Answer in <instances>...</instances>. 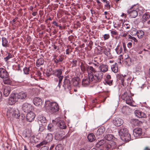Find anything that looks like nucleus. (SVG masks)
<instances>
[{
  "label": "nucleus",
  "mask_w": 150,
  "mask_h": 150,
  "mask_svg": "<svg viewBox=\"0 0 150 150\" xmlns=\"http://www.w3.org/2000/svg\"><path fill=\"white\" fill-rule=\"evenodd\" d=\"M113 138V136L111 134H107L105 136V139L107 140L108 141L106 142L104 147L107 150L113 149L116 147V143L115 141L112 140Z\"/></svg>",
  "instance_id": "1"
},
{
  "label": "nucleus",
  "mask_w": 150,
  "mask_h": 150,
  "mask_svg": "<svg viewBox=\"0 0 150 150\" xmlns=\"http://www.w3.org/2000/svg\"><path fill=\"white\" fill-rule=\"evenodd\" d=\"M140 7H138V6L134 5L127 11V13L129 14L131 18H135L137 16L138 12L139 14L143 13V10L141 11L139 10Z\"/></svg>",
  "instance_id": "2"
},
{
  "label": "nucleus",
  "mask_w": 150,
  "mask_h": 150,
  "mask_svg": "<svg viewBox=\"0 0 150 150\" xmlns=\"http://www.w3.org/2000/svg\"><path fill=\"white\" fill-rule=\"evenodd\" d=\"M133 96V94L131 93L130 91H128L122 94L121 98L126 101L127 104L132 106L133 101L132 96Z\"/></svg>",
  "instance_id": "3"
},
{
  "label": "nucleus",
  "mask_w": 150,
  "mask_h": 150,
  "mask_svg": "<svg viewBox=\"0 0 150 150\" xmlns=\"http://www.w3.org/2000/svg\"><path fill=\"white\" fill-rule=\"evenodd\" d=\"M62 69H58L53 71V74L57 77L59 79L57 87H58L59 88H60L61 85L60 84L61 83L62 81L63 78V76L62 74Z\"/></svg>",
  "instance_id": "4"
},
{
  "label": "nucleus",
  "mask_w": 150,
  "mask_h": 150,
  "mask_svg": "<svg viewBox=\"0 0 150 150\" xmlns=\"http://www.w3.org/2000/svg\"><path fill=\"white\" fill-rule=\"evenodd\" d=\"M7 115L9 117H14L16 118H18L20 115V113L17 110H16L13 108H10L8 110Z\"/></svg>",
  "instance_id": "5"
},
{
  "label": "nucleus",
  "mask_w": 150,
  "mask_h": 150,
  "mask_svg": "<svg viewBox=\"0 0 150 150\" xmlns=\"http://www.w3.org/2000/svg\"><path fill=\"white\" fill-rule=\"evenodd\" d=\"M86 71L88 74V76L92 80L94 79L93 74L96 71V69L92 66L86 65Z\"/></svg>",
  "instance_id": "6"
},
{
  "label": "nucleus",
  "mask_w": 150,
  "mask_h": 150,
  "mask_svg": "<svg viewBox=\"0 0 150 150\" xmlns=\"http://www.w3.org/2000/svg\"><path fill=\"white\" fill-rule=\"evenodd\" d=\"M103 74L99 71H96L93 74L94 77V82H100L103 77Z\"/></svg>",
  "instance_id": "7"
},
{
  "label": "nucleus",
  "mask_w": 150,
  "mask_h": 150,
  "mask_svg": "<svg viewBox=\"0 0 150 150\" xmlns=\"http://www.w3.org/2000/svg\"><path fill=\"white\" fill-rule=\"evenodd\" d=\"M49 106L50 110L53 112H57L59 110V105L55 102H53L50 103Z\"/></svg>",
  "instance_id": "8"
},
{
  "label": "nucleus",
  "mask_w": 150,
  "mask_h": 150,
  "mask_svg": "<svg viewBox=\"0 0 150 150\" xmlns=\"http://www.w3.org/2000/svg\"><path fill=\"white\" fill-rule=\"evenodd\" d=\"M22 109L24 112L27 113L32 111V107L30 104L28 103H25L23 104L22 106Z\"/></svg>",
  "instance_id": "9"
},
{
  "label": "nucleus",
  "mask_w": 150,
  "mask_h": 150,
  "mask_svg": "<svg viewBox=\"0 0 150 150\" xmlns=\"http://www.w3.org/2000/svg\"><path fill=\"white\" fill-rule=\"evenodd\" d=\"M62 86L65 91H69L71 88V84L70 81L67 79H65Z\"/></svg>",
  "instance_id": "10"
},
{
  "label": "nucleus",
  "mask_w": 150,
  "mask_h": 150,
  "mask_svg": "<svg viewBox=\"0 0 150 150\" xmlns=\"http://www.w3.org/2000/svg\"><path fill=\"white\" fill-rule=\"evenodd\" d=\"M18 100L16 93L12 94L9 97L8 103L10 105H12L16 103Z\"/></svg>",
  "instance_id": "11"
},
{
  "label": "nucleus",
  "mask_w": 150,
  "mask_h": 150,
  "mask_svg": "<svg viewBox=\"0 0 150 150\" xmlns=\"http://www.w3.org/2000/svg\"><path fill=\"white\" fill-rule=\"evenodd\" d=\"M142 134V129L141 128H136L133 130V134L135 138H140Z\"/></svg>",
  "instance_id": "12"
},
{
  "label": "nucleus",
  "mask_w": 150,
  "mask_h": 150,
  "mask_svg": "<svg viewBox=\"0 0 150 150\" xmlns=\"http://www.w3.org/2000/svg\"><path fill=\"white\" fill-rule=\"evenodd\" d=\"M94 79H91V78L88 76V77H85L82 81V85L83 86H86L90 83L93 81Z\"/></svg>",
  "instance_id": "13"
},
{
  "label": "nucleus",
  "mask_w": 150,
  "mask_h": 150,
  "mask_svg": "<svg viewBox=\"0 0 150 150\" xmlns=\"http://www.w3.org/2000/svg\"><path fill=\"white\" fill-rule=\"evenodd\" d=\"M8 74L5 69L0 68V77L2 78H6L8 76Z\"/></svg>",
  "instance_id": "14"
},
{
  "label": "nucleus",
  "mask_w": 150,
  "mask_h": 150,
  "mask_svg": "<svg viewBox=\"0 0 150 150\" xmlns=\"http://www.w3.org/2000/svg\"><path fill=\"white\" fill-rule=\"evenodd\" d=\"M26 115V119L27 121L29 122H31L33 120L35 117V114L33 112L30 111L27 112Z\"/></svg>",
  "instance_id": "15"
},
{
  "label": "nucleus",
  "mask_w": 150,
  "mask_h": 150,
  "mask_svg": "<svg viewBox=\"0 0 150 150\" xmlns=\"http://www.w3.org/2000/svg\"><path fill=\"white\" fill-rule=\"evenodd\" d=\"M53 57L54 62L56 64L62 62L64 59V57L62 55H54L53 56Z\"/></svg>",
  "instance_id": "16"
},
{
  "label": "nucleus",
  "mask_w": 150,
  "mask_h": 150,
  "mask_svg": "<svg viewBox=\"0 0 150 150\" xmlns=\"http://www.w3.org/2000/svg\"><path fill=\"white\" fill-rule=\"evenodd\" d=\"M16 94L18 99L24 100L26 98L27 96V93L23 91L20 92L18 93H16Z\"/></svg>",
  "instance_id": "17"
},
{
  "label": "nucleus",
  "mask_w": 150,
  "mask_h": 150,
  "mask_svg": "<svg viewBox=\"0 0 150 150\" xmlns=\"http://www.w3.org/2000/svg\"><path fill=\"white\" fill-rule=\"evenodd\" d=\"M113 123L114 125L116 126H120L123 123V120L120 118H115L113 120Z\"/></svg>",
  "instance_id": "18"
},
{
  "label": "nucleus",
  "mask_w": 150,
  "mask_h": 150,
  "mask_svg": "<svg viewBox=\"0 0 150 150\" xmlns=\"http://www.w3.org/2000/svg\"><path fill=\"white\" fill-rule=\"evenodd\" d=\"M120 138L122 140L125 142H128L131 140V135L128 132L120 136Z\"/></svg>",
  "instance_id": "19"
},
{
  "label": "nucleus",
  "mask_w": 150,
  "mask_h": 150,
  "mask_svg": "<svg viewBox=\"0 0 150 150\" xmlns=\"http://www.w3.org/2000/svg\"><path fill=\"white\" fill-rule=\"evenodd\" d=\"M105 131V128L104 127H100L98 129L96 133L97 137H98V138L102 137Z\"/></svg>",
  "instance_id": "20"
},
{
  "label": "nucleus",
  "mask_w": 150,
  "mask_h": 150,
  "mask_svg": "<svg viewBox=\"0 0 150 150\" xmlns=\"http://www.w3.org/2000/svg\"><path fill=\"white\" fill-rule=\"evenodd\" d=\"M98 69L99 71H101V72L105 73L108 71V66L107 65L100 64L98 67Z\"/></svg>",
  "instance_id": "21"
},
{
  "label": "nucleus",
  "mask_w": 150,
  "mask_h": 150,
  "mask_svg": "<svg viewBox=\"0 0 150 150\" xmlns=\"http://www.w3.org/2000/svg\"><path fill=\"white\" fill-rule=\"evenodd\" d=\"M33 102L34 105L38 106L41 107L42 105V100L39 97H36L33 100Z\"/></svg>",
  "instance_id": "22"
},
{
  "label": "nucleus",
  "mask_w": 150,
  "mask_h": 150,
  "mask_svg": "<svg viewBox=\"0 0 150 150\" xmlns=\"http://www.w3.org/2000/svg\"><path fill=\"white\" fill-rule=\"evenodd\" d=\"M134 114L136 116L139 118H144L146 116V115L144 113L138 110L135 111Z\"/></svg>",
  "instance_id": "23"
},
{
  "label": "nucleus",
  "mask_w": 150,
  "mask_h": 150,
  "mask_svg": "<svg viewBox=\"0 0 150 150\" xmlns=\"http://www.w3.org/2000/svg\"><path fill=\"white\" fill-rule=\"evenodd\" d=\"M3 94L6 97L9 96L11 91L10 87L9 86H5L3 88Z\"/></svg>",
  "instance_id": "24"
},
{
  "label": "nucleus",
  "mask_w": 150,
  "mask_h": 150,
  "mask_svg": "<svg viewBox=\"0 0 150 150\" xmlns=\"http://www.w3.org/2000/svg\"><path fill=\"white\" fill-rule=\"evenodd\" d=\"M133 32H135V33H136L137 36L139 38H142L143 37L144 35V32L141 30H139L137 31L136 29H134L133 31Z\"/></svg>",
  "instance_id": "25"
},
{
  "label": "nucleus",
  "mask_w": 150,
  "mask_h": 150,
  "mask_svg": "<svg viewBox=\"0 0 150 150\" xmlns=\"http://www.w3.org/2000/svg\"><path fill=\"white\" fill-rule=\"evenodd\" d=\"M38 121L40 125H42L43 124H45L46 122L45 117L43 116L40 115L38 117Z\"/></svg>",
  "instance_id": "26"
},
{
  "label": "nucleus",
  "mask_w": 150,
  "mask_h": 150,
  "mask_svg": "<svg viewBox=\"0 0 150 150\" xmlns=\"http://www.w3.org/2000/svg\"><path fill=\"white\" fill-rule=\"evenodd\" d=\"M67 137L66 136H63L62 135L60 134L59 132L55 133V138L56 140H61Z\"/></svg>",
  "instance_id": "27"
},
{
  "label": "nucleus",
  "mask_w": 150,
  "mask_h": 150,
  "mask_svg": "<svg viewBox=\"0 0 150 150\" xmlns=\"http://www.w3.org/2000/svg\"><path fill=\"white\" fill-rule=\"evenodd\" d=\"M57 124L60 129H65L66 128L65 122L63 120H60L57 123Z\"/></svg>",
  "instance_id": "28"
},
{
  "label": "nucleus",
  "mask_w": 150,
  "mask_h": 150,
  "mask_svg": "<svg viewBox=\"0 0 150 150\" xmlns=\"http://www.w3.org/2000/svg\"><path fill=\"white\" fill-rule=\"evenodd\" d=\"M106 83L108 84L111 86L112 85L113 80L111 79V77L110 75H107L105 79Z\"/></svg>",
  "instance_id": "29"
},
{
  "label": "nucleus",
  "mask_w": 150,
  "mask_h": 150,
  "mask_svg": "<svg viewBox=\"0 0 150 150\" xmlns=\"http://www.w3.org/2000/svg\"><path fill=\"white\" fill-rule=\"evenodd\" d=\"M150 17V16L147 13H145L142 16V22L144 23L148 21Z\"/></svg>",
  "instance_id": "30"
},
{
  "label": "nucleus",
  "mask_w": 150,
  "mask_h": 150,
  "mask_svg": "<svg viewBox=\"0 0 150 150\" xmlns=\"http://www.w3.org/2000/svg\"><path fill=\"white\" fill-rule=\"evenodd\" d=\"M1 40L2 46L5 47H7L9 45V43L6 38L5 37H2Z\"/></svg>",
  "instance_id": "31"
},
{
  "label": "nucleus",
  "mask_w": 150,
  "mask_h": 150,
  "mask_svg": "<svg viewBox=\"0 0 150 150\" xmlns=\"http://www.w3.org/2000/svg\"><path fill=\"white\" fill-rule=\"evenodd\" d=\"M72 81L73 85L76 86H78L81 82L80 80L79 77L74 79L72 80Z\"/></svg>",
  "instance_id": "32"
},
{
  "label": "nucleus",
  "mask_w": 150,
  "mask_h": 150,
  "mask_svg": "<svg viewBox=\"0 0 150 150\" xmlns=\"http://www.w3.org/2000/svg\"><path fill=\"white\" fill-rule=\"evenodd\" d=\"M132 62L131 58L129 57L128 55H127L125 59L124 62L125 64L128 66H129Z\"/></svg>",
  "instance_id": "33"
},
{
  "label": "nucleus",
  "mask_w": 150,
  "mask_h": 150,
  "mask_svg": "<svg viewBox=\"0 0 150 150\" xmlns=\"http://www.w3.org/2000/svg\"><path fill=\"white\" fill-rule=\"evenodd\" d=\"M88 141L90 142H92L95 140L96 138L95 135L93 133H90L87 137Z\"/></svg>",
  "instance_id": "34"
},
{
  "label": "nucleus",
  "mask_w": 150,
  "mask_h": 150,
  "mask_svg": "<svg viewBox=\"0 0 150 150\" xmlns=\"http://www.w3.org/2000/svg\"><path fill=\"white\" fill-rule=\"evenodd\" d=\"M132 123L134 126H140L142 123L141 121L137 119H133L132 120Z\"/></svg>",
  "instance_id": "35"
},
{
  "label": "nucleus",
  "mask_w": 150,
  "mask_h": 150,
  "mask_svg": "<svg viewBox=\"0 0 150 150\" xmlns=\"http://www.w3.org/2000/svg\"><path fill=\"white\" fill-rule=\"evenodd\" d=\"M128 132V131L126 128H123L120 129L119 133L120 137Z\"/></svg>",
  "instance_id": "36"
},
{
  "label": "nucleus",
  "mask_w": 150,
  "mask_h": 150,
  "mask_svg": "<svg viewBox=\"0 0 150 150\" xmlns=\"http://www.w3.org/2000/svg\"><path fill=\"white\" fill-rule=\"evenodd\" d=\"M126 76V75L123 76L122 75H120L118 78L119 79L121 80L122 84L123 86H125L126 85V84L125 82V77Z\"/></svg>",
  "instance_id": "37"
},
{
  "label": "nucleus",
  "mask_w": 150,
  "mask_h": 150,
  "mask_svg": "<svg viewBox=\"0 0 150 150\" xmlns=\"http://www.w3.org/2000/svg\"><path fill=\"white\" fill-rule=\"evenodd\" d=\"M53 139V136L52 134L51 133L48 134L46 137V139L47 141L48 142H50L52 141Z\"/></svg>",
  "instance_id": "38"
},
{
  "label": "nucleus",
  "mask_w": 150,
  "mask_h": 150,
  "mask_svg": "<svg viewBox=\"0 0 150 150\" xmlns=\"http://www.w3.org/2000/svg\"><path fill=\"white\" fill-rule=\"evenodd\" d=\"M44 63V60L42 58H40L38 59L36 62V66L38 67L42 65Z\"/></svg>",
  "instance_id": "39"
},
{
  "label": "nucleus",
  "mask_w": 150,
  "mask_h": 150,
  "mask_svg": "<svg viewBox=\"0 0 150 150\" xmlns=\"http://www.w3.org/2000/svg\"><path fill=\"white\" fill-rule=\"evenodd\" d=\"M115 50L117 54H120L122 53V47L120 46V45H118L117 46Z\"/></svg>",
  "instance_id": "40"
},
{
  "label": "nucleus",
  "mask_w": 150,
  "mask_h": 150,
  "mask_svg": "<svg viewBox=\"0 0 150 150\" xmlns=\"http://www.w3.org/2000/svg\"><path fill=\"white\" fill-rule=\"evenodd\" d=\"M111 69L112 71L115 73L117 72L118 71L117 67V63H115V65H113L111 67Z\"/></svg>",
  "instance_id": "41"
},
{
  "label": "nucleus",
  "mask_w": 150,
  "mask_h": 150,
  "mask_svg": "<svg viewBox=\"0 0 150 150\" xmlns=\"http://www.w3.org/2000/svg\"><path fill=\"white\" fill-rule=\"evenodd\" d=\"M110 50L109 48H105L104 49L103 52L105 54L108 56H110Z\"/></svg>",
  "instance_id": "42"
},
{
  "label": "nucleus",
  "mask_w": 150,
  "mask_h": 150,
  "mask_svg": "<svg viewBox=\"0 0 150 150\" xmlns=\"http://www.w3.org/2000/svg\"><path fill=\"white\" fill-rule=\"evenodd\" d=\"M106 142L104 140L102 139L98 142L96 144L97 147L99 148L103 144Z\"/></svg>",
  "instance_id": "43"
},
{
  "label": "nucleus",
  "mask_w": 150,
  "mask_h": 150,
  "mask_svg": "<svg viewBox=\"0 0 150 150\" xmlns=\"http://www.w3.org/2000/svg\"><path fill=\"white\" fill-rule=\"evenodd\" d=\"M86 65L85 66V65L83 63H81V64L80 66V68L81 71L83 73H84L86 70Z\"/></svg>",
  "instance_id": "44"
},
{
  "label": "nucleus",
  "mask_w": 150,
  "mask_h": 150,
  "mask_svg": "<svg viewBox=\"0 0 150 150\" xmlns=\"http://www.w3.org/2000/svg\"><path fill=\"white\" fill-rule=\"evenodd\" d=\"M104 3H106V4L105 5V7L107 8L108 9H110V2L107 0H101Z\"/></svg>",
  "instance_id": "45"
},
{
  "label": "nucleus",
  "mask_w": 150,
  "mask_h": 150,
  "mask_svg": "<svg viewBox=\"0 0 150 150\" xmlns=\"http://www.w3.org/2000/svg\"><path fill=\"white\" fill-rule=\"evenodd\" d=\"M47 143V142L46 140H44L42 142L37 145L36 146L38 148H39L42 146L46 145Z\"/></svg>",
  "instance_id": "46"
},
{
  "label": "nucleus",
  "mask_w": 150,
  "mask_h": 150,
  "mask_svg": "<svg viewBox=\"0 0 150 150\" xmlns=\"http://www.w3.org/2000/svg\"><path fill=\"white\" fill-rule=\"evenodd\" d=\"M127 38L129 39H130L129 40L131 42H137V39L134 37H133L130 35H127Z\"/></svg>",
  "instance_id": "47"
},
{
  "label": "nucleus",
  "mask_w": 150,
  "mask_h": 150,
  "mask_svg": "<svg viewBox=\"0 0 150 150\" xmlns=\"http://www.w3.org/2000/svg\"><path fill=\"white\" fill-rule=\"evenodd\" d=\"M48 129L50 132H53L54 130V127L52 124H49L47 126Z\"/></svg>",
  "instance_id": "48"
},
{
  "label": "nucleus",
  "mask_w": 150,
  "mask_h": 150,
  "mask_svg": "<svg viewBox=\"0 0 150 150\" xmlns=\"http://www.w3.org/2000/svg\"><path fill=\"white\" fill-rule=\"evenodd\" d=\"M55 150H62L63 147L61 144L57 145L55 147Z\"/></svg>",
  "instance_id": "49"
},
{
  "label": "nucleus",
  "mask_w": 150,
  "mask_h": 150,
  "mask_svg": "<svg viewBox=\"0 0 150 150\" xmlns=\"http://www.w3.org/2000/svg\"><path fill=\"white\" fill-rule=\"evenodd\" d=\"M3 82L5 84H10L11 83V81L9 79H7L3 80Z\"/></svg>",
  "instance_id": "50"
},
{
  "label": "nucleus",
  "mask_w": 150,
  "mask_h": 150,
  "mask_svg": "<svg viewBox=\"0 0 150 150\" xmlns=\"http://www.w3.org/2000/svg\"><path fill=\"white\" fill-rule=\"evenodd\" d=\"M29 68L25 67L23 69V71L24 73L25 74H29Z\"/></svg>",
  "instance_id": "51"
},
{
  "label": "nucleus",
  "mask_w": 150,
  "mask_h": 150,
  "mask_svg": "<svg viewBox=\"0 0 150 150\" xmlns=\"http://www.w3.org/2000/svg\"><path fill=\"white\" fill-rule=\"evenodd\" d=\"M142 67L140 65H138L136 68V71L137 72H140L141 71Z\"/></svg>",
  "instance_id": "52"
},
{
  "label": "nucleus",
  "mask_w": 150,
  "mask_h": 150,
  "mask_svg": "<svg viewBox=\"0 0 150 150\" xmlns=\"http://www.w3.org/2000/svg\"><path fill=\"white\" fill-rule=\"evenodd\" d=\"M77 61L76 60H73L71 63L73 64V66L76 67L77 65Z\"/></svg>",
  "instance_id": "53"
},
{
  "label": "nucleus",
  "mask_w": 150,
  "mask_h": 150,
  "mask_svg": "<svg viewBox=\"0 0 150 150\" xmlns=\"http://www.w3.org/2000/svg\"><path fill=\"white\" fill-rule=\"evenodd\" d=\"M11 57L12 55L10 54H9L8 56H7L6 57L4 58V59L6 61H7L8 60L10 59V58H11Z\"/></svg>",
  "instance_id": "54"
},
{
  "label": "nucleus",
  "mask_w": 150,
  "mask_h": 150,
  "mask_svg": "<svg viewBox=\"0 0 150 150\" xmlns=\"http://www.w3.org/2000/svg\"><path fill=\"white\" fill-rule=\"evenodd\" d=\"M124 26L127 29L130 28V25L128 23H124L123 24Z\"/></svg>",
  "instance_id": "55"
},
{
  "label": "nucleus",
  "mask_w": 150,
  "mask_h": 150,
  "mask_svg": "<svg viewBox=\"0 0 150 150\" xmlns=\"http://www.w3.org/2000/svg\"><path fill=\"white\" fill-rule=\"evenodd\" d=\"M110 38V36L108 34H105L104 35V40H105L108 39Z\"/></svg>",
  "instance_id": "56"
},
{
  "label": "nucleus",
  "mask_w": 150,
  "mask_h": 150,
  "mask_svg": "<svg viewBox=\"0 0 150 150\" xmlns=\"http://www.w3.org/2000/svg\"><path fill=\"white\" fill-rule=\"evenodd\" d=\"M144 24L146 26L149 27V25H150V20H148Z\"/></svg>",
  "instance_id": "57"
},
{
  "label": "nucleus",
  "mask_w": 150,
  "mask_h": 150,
  "mask_svg": "<svg viewBox=\"0 0 150 150\" xmlns=\"http://www.w3.org/2000/svg\"><path fill=\"white\" fill-rule=\"evenodd\" d=\"M112 35H117V33L116 30H110Z\"/></svg>",
  "instance_id": "58"
},
{
  "label": "nucleus",
  "mask_w": 150,
  "mask_h": 150,
  "mask_svg": "<svg viewBox=\"0 0 150 150\" xmlns=\"http://www.w3.org/2000/svg\"><path fill=\"white\" fill-rule=\"evenodd\" d=\"M48 149L49 148L47 146H44L41 148V150H48Z\"/></svg>",
  "instance_id": "59"
},
{
  "label": "nucleus",
  "mask_w": 150,
  "mask_h": 150,
  "mask_svg": "<svg viewBox=\"0 0 150 150\" xmlns=\"http://www.w3.org/2000/svg\"><path fill=\"white\" fill-rule=\"evenodd\" d=\"M52 24L58 27L59 26L58 24L55 21H53L52 22Z\"/></svg>",
  "instance_id": "60"
},
{
  "label": "nucleus",
  "mask_w": 150,
  "mask_h": 150,
  "mask_svg": "<svg viewBox=\"0 0 150 150\" xmlns=\"http://www.w3.org/2000/svg\"><path fill=\"white\" fill-rule=\"evenodd\" d=\"M128 33H124L123 34L122 36V37H127V35H128Z\"/></svg>",
  "instance_id": "61"
},
{
  "label": "nucleus",
  "mask_w": 150,
  "mask_h": 150,
  "mask_svg": "<svg viewBox=\"0 0 150 150\" xmlns=\"http://www.w3.org/2000/svg\"><path fill=\"white\" fill-rule=\"evenodd\" d=\"M132 43L131 42H129L127 44V46L129 48H130L132 46Z\"/></svg>",
  "instance_id": "62"
},
{
  "label": "nucleus",
  "mask_w": 150,
  "mask_h": 150,
  "mask_svg": "<svg viewBox=\"0 0 150 150\" xmlns=\"http://www.w3.org/2000/svg\"><path fill=\"white\" fill-rule=\"evenodd\" d=\"M69 50L68 49H67L66 50V54H69Z\"/></svg>",
  "instance_id": "63"
},
{
  "label": "nucleus",
  "mask_w": 150,
  "mask_h": 150,
  "mask_svg": "<svg viewBox=\"0 0 150 150\" xmlns=\"http://www.w3.org/2000/svg\"><path fill=\"white\" fill-rule=\"evenodd\" d=\"M37 14V12H33L32 14L33 16H35Z\"/></svg>",
  "instance_id": "64"
}]
</instances>
